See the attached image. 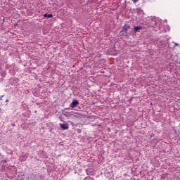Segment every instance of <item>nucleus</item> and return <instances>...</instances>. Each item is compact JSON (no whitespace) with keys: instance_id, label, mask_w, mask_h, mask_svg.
<instances>
[{"instance_id":"f257e3e1","label":"nucleus","mask_w":180,"mask_h":180,"mask_svg":"<svg viewBox=\"0 0 180 180\" xmlns=\"http://www.w3.org/2000/svg\"><path fill=\"white\" fill-rule=\"evenodd\" d=\"M78 105H79V101H78V100H73L70 105V108H72V109H74L75 108H77Z\"/></svg>"},{"instance_id":"f03ea898","label":"nucleus","mask_w":180,"mask_h":180,"mask_svg":"<svg viewBox=\"0 0 180 180\" xmlns=\"http://www.w3.org/2000/svg\"><path fill=\"white\" fill-rule=\"evenodd\" d=\"M18 82H19V79L18 78H11L10 79V84H11V85H18Z\"/></svg>"},{"instance_id":"7ed1b4c3","label":"nucleus","mask_w":180,"mask_h":180,"mask_svg":"<svg viewBox=\"0 0 180 180\" xmlns=\"http://www.w3.org/2000/svg\"><path fill=\"white\" fill-rule=\"evenodd\" d=\"M131 26L127 25V24H125L123 25L122 27V32H124L125 33H127V32L129 30V29H131Z\"/></svg>"},{"instance_id":"20e7f679","label":"nucleus","mask_w":180,"mask_h":180,"mask_svg":"<svg viewBox=\"0 0 180 180\" xmlns=\"http://www.w3.org/2000/svg\"><path fill=\"white\" fill-rule=\"evenodd\" d=\"M150 27H153V29H155L157 27V20H152L151 22L149 24Z\"/></svg>"},{"instance_id":"39448f33","label":"nucleus","mask_w":180,"mask_h":180,"mask_svg":"<svg viewBox=\"0 0 180 180\" xmlns=\"http://www.w3.org/2000/svg\"><path fill=\"white\" fill-rule=\"evenodd\" d=\"M60 128L62 130H67L68 129V124H60Z\"/></svg>"},{"instance_id":"423d86ee","label":"nucleus","mask_w":180,"mask_h":180,"mask_svg":"<svg viewBox=\"0 0 180 180\" xmlns=\"http://www.w3.org/2000/svg\"><path fill=\"white\" fill-rule=\"evenodd\" d=\"M143 30L142 26H135L134 27V30L135 32H140V30Z\"/></svg>"},{"instance_id":"0eeeda50","label":"nucleus","mask_w":180,"mask_h":180,"mask_svg":"<svg viewBox=\"0 0 180 180\" xmlns=\"http://www.w3.org/2000/svg\"><path fill=\"white\" fill-rule=\"evenodd\" d=\"M43 16H44V18H48L49 19L50 18H53V14L52 13H50V14L45 13V14H44Z\"/></svg>"},{"instance_id":"6e6552de","label":"nucleus","mask_w":180,"mask_h":180,"mask_svg":"<svg viewBox=\"0 0 180 180\" xmlns=\"http://www.w3.org/2000/svg\"><path fill=\"white\" fill-rule=\"evenodd\" d=\"M120 34H121V36H124L125 37H127V36H129L127 32H122V30L120 31Z\"/></svg>"},{"instance_id":"1a4fd4ad","label":"nucleus","mask_w":180,"mask_h":180,"mask_svg":"<svg viewBox=\"0 0 180 180\" xmlns=\"http://www.w3.org/2000/svg\"><path fill=\"white\" fill-rule=\"evenodd\" d=\"M9 72H10L11 75H15V70L11 69L9 70Z\"/></svg>"},{"instance_id":"9d476101","label":"nucleus","mask_w":180,"mask_h":180,"mask_svg":"<svg viewBox=\"0 0 180 180\" xmlns=\"http://www.w3.org/2000/svg\"><path fill=\"white\" fill-rule=\"evenodd\" d=\"M137 12H138V13H144V11H143V10H141V9H140V8H139V9L137 10Z\"/></svg>"},{"instance_id":"9b49d317","label":"nucleus","mask_w":180,"mask_h":180,"mask_svg":"<svg viewBox=\"0 0 180 180\" xmlns=\"http://www.w3.org/2000/svg\"><path fill=\"white\" fill-rule=\"evenodd\" d=\"M4 95L0 96V101H4Z\"/></svg>"},{"instance_id":"f8f14e48","label":"nucleus","mask_w":180,"mask_h":180,"mask_svg":"<svg viewBox=\"0 0 180 180\" xmlns=\"http://www.w3.org/2000/svg\"><path fill=\"white\" fill-rule=\"evenodd\" d=\"M134 4H137L139 2V0H131Z\"/></svg>"},{"instance_id":"ddd939ff","label":"nucleus","mask_w":180,"mask_h":180,"mask_svg":"<svg viewBox=\"0 0 180 180\" xmlns=\"http://www.w3.org/2000/svg\"><path fill=\"white\" fill-rule=\"evenodd\" d=\"M175 46H179V44L174 43Z\"/></svg>"},{"instance_id":"4468645a","label":"nucleus","mask_w":180,"mask_h":180,"mask_svg":"<svg viewBox=\"0 0 180 180\" xmlns=\"http://www.w3.org/2000/svg\"><path fill=\"white\" fill-rule=\"evenodd\" d=\"M6 102H7V103L9 102V99L6 98Z\"/></svg>"},{"instance_id":"2eb2a0df","label":"nucleus","mask_w":180,"mask_h":180,"mask_svg":"<svg viewBox=\"0 0 180 180\" xmlns=\"http://www.w3.org/2000/svg\"><path fill=\"white\" fill-rule=\"evenodd\" d=\"M3 22H5V18L3 19Z\"/></svg>"},{"instance_id":"dca6fc26","label":"nucleus","mask_w":180,"mask_h":180,"mask_svg":"<svg viewBox=\"0 0 180 180\" xmlns=\"http://www.w3.org/2000/svg\"><path fill=\"white\" fill-rule=\"evenodd\" d=\"M0 157H2V154L1 153H0Z\"/></svg>"},{"instance_id":"f3484780","label":"nucleus","mask_w":180,"mask_h":180,"mask_svg":"<svg viewBox=\"0 0 180 180\" xmlns=\"http://www.w3.org/2000/svg\"><path fill=\"white\" fill-rule=\"evenodd\" d=\"M32 176H34V177L36 176V175H35V174H32Z\"/></svg>"}]
</instances>
